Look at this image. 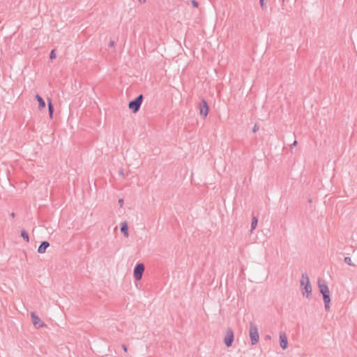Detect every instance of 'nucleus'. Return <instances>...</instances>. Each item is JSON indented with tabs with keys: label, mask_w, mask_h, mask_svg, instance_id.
<instances>
[{
	"label": "nucleus",
	"mask_w": 357,
	"mask_h": 357,
	"mask_svg": "<svg viewBox=\"0 0 357 357\" xmlns=\"http://www.w3.org/2000/svg\"><path fill=\"white\" fill-rule=\"evenodd\" d=\"M48 111L50 117L52 119L53 116L54 107L50 100L48 102Z\"/></svg>",
	"instance_id": "4468645a"
},
{
	"label": "nucleus",
	"mask_w": 357,
	"mask_h": 357,
	"mask_svg": "<svg viewBox=\"0 0 357 357\" xmlns=\"http://www.w3.org/2000/svg\"><path fill=\"white\" fill-rule=\"evenodd\" d=\"M192 4L193 7H195V8L198 7V2L195 0L192 1Z\"/></svg>",
	"instance_id": "6ab92c4d"
},
{
	"label": "nucleus",
	"mask_w": 357,
	"mask_h": 357,
	"mask_svg": "<svg viewBox=\"0 0 357 357\" xmlns=\"http://www.w3.org/2000/svg\"><path fill=\"white\" fill-rule=\"evenodd\" d=\"M50 246V243L47 241H43L41 243L38 248V252L40 254L45 253L46 249Z\"/></svg>",
	"instance_id": "9d476101"
},
{
	"label": "nucleus",
	"mask_w": 357,
	"mask_h": 357,
	"mask_svg": "<svg viewBox=\"0 0 357 357\" xmlns=\"http://www.w3.org/2000/svg\"><path fill=\"white\" fill-rule=\"evenodd\" d=\"M119 204L121 206H123V199H119Z\"/></svg>",
	"instance_id": "aec40b11"
},
{
	"label": "nucleus",
	"mask_w": 357,
	"mask_h": 357,
	"mask_svg": "<svg viewBox=\"0 0 357 357\" xmlns=\"http://www.w3.org/2000/svg\"><path fill=\"white\" fill-rule=\"evenodd\" d=\"M121 231L125 237H128V227L126 222H123L121 225Z\"/></svg>",
	"instance_id": "9b49d317"
},
{
	"label": "nucleus",
	"mask_w": 357,
	"mask_h": 357,
	"mask_svg": "<svg viewBox=\"0 0 357 357\" xmlns=\"http://www.w3.org/2000/svg\"><path fill=\"white\" fill-rule=\"evenodd\" d=\"M234 341V333L231 328H228L225 332V337L224 338V343L227 347H231Z\"/></svg>",
	"instance_id": "39448f33"
},
{
	"label": "nucleus",
	"mask_w": 357,
	"mask_h": 357,
	"mask_svg": "<svg viewBox=\"0 0 357 357\" xmlns=\"http://www.w3.org/2000/svg\"><path fill=\"white\" fill-rule=\"evenodd\" d=\"M11 215H12V217H14V216H15V213H13L11 214Z\"/></svg>",
	"instance_id": "bb28decb"
},
{
	"label": "nucleus",
	"mask_w": 357,
	"mask_h": 357,
	"mask_svg": "<svg viewBox=\"0 0 357 357\" xmlns=\"http://www.w3.org/2000/svg\"><path fill=\"white\" fill-rule=\"evenodd\" d=\"M31 317L33 324L36 328L43 327L45 325L34 312H31Z\"/></svg>",
	"instance_id": "0eeeda50"
},
{
	"label": "nucleus",
	"mask_w": 357,
	"mask_h": 357,
	"mask_svg": "<svg viewBox=\"0 0 357 357\" xmlns=\"http://www.w3.org/2000/svg\"><path fill=\"white\" fill-rule=\"evenodd\" d=\"M140 3H144L146 0H138Z\"/></svg>",
	"instance_id": "393cba45"
},
{
	"label": "nucleus",
	"mask_w": 357,
	"mask_h": 357,
	"mask_svg": "<svg viewBox=\"0 0 357 357\" xmlns=\"http://www.w3.org/2000/svg\"><path fill=\"white\" fill-rule=\"evenodd\" d=\"M114 41H110V43H109V46H110V47H113V46H114Z\"/></svg>",
	"instance_id": "b1692460"
},
{
	"label": "nucleus",
	"mask_w": 357,
	"mask_h": 357,
	"mask_svg": "<svg viewBox=\"0 0 357 357\" xmlns=\"http://www.w3.org/2000/svg\"><path fill=\"white\" fill-rule=\"evenodd\" d=\"M280 344L283 349H286L288 347L287 337L284 332L280 333Z\"/></svg>",
	"instance_id": "1a4fd4ad"
},
{
	"label": "nucleus",
	"mask_w": 357,
	"mask_h": 357,
	"mask_svg": "<svg viewBox=\"0 0 357 357\" xmlns=\"http://www.w3.org/2000/svg\"><path fill=\"white\" fill-rule=\"evenodd\" d=\"M301 285L303 287V295H306V297H310L312 294V287L310 282V278L306 273H303Z\"/></svg>",
	"instance_id": "f03ea898"
},
{
	"label": "nucleus",
	"mask_w": 357,
	"mask_h": 357,
	"mask_svg": "<svg viewBox=\"0 0 357 357\" xmlns=\"http://www.w3.org/2000/svg\"><path fill=\"white\" fill-rule=\"evenodd\" d=\"M199 113L204 118L208 115V107L205 100H202L199 105Z\"/></svg>",
	"instance_id": "6e6552de"
},
{
	"label": "nucleus",
	"mask_w": 357,
	"mask_h": 357,
	"mask_svg": "<svg viewBox=\"0 0 357 357\" xmlns=\"http://www.w3.org/2000/svg\"><path fill=\"white\" fill-rule=\"evenodd\" d=\"M144 271V266L143 264H138L134 269V278L136 280H140Z\"/></svg>",
	"instance_id": "423d86ee"
},
{
	"label": "nucleus",
	"mask_w": 357,
	"mask_h": 357,
	"mask_svg": "<svg viewBox=\"0 0 357 357\" xmlns=\"http://www.w3.org/2000/svg\"><path fill=\"white\" fill-rule=\"evenodd\" d=\"M318 287L323 296L325 309L328 310L330 308L331 298L330 291L326 281L324 280L319 279L318 280Z\"/></svg>",
	"instance_id": "f257e3e1"
},
{
	"label": "nucleus",
	"mask_w": 357,
	"mask_h": 357,
	"mask_svg": "<svg viewBox=\"0 0 357 357\" xmlns=\"http://www.w3.org/2000/svg\"><path fill=\"white\" fill-rule=\"evenodd\" d=\"M344 261H345V263H347V264H349L350 266H354V264L352 263V260H351V257H346L344 258Z\"/></svg>",
	"instance_id": "dca6fc26"
},
{
	"label": "nucleus",
	"mask_w": 357,
	"mask_h": 357,
	"mask_svg": "<svg viewBox=\"0 0 357 357\" xmlns=\"http://www.w3.org/2000/svg\"><path fill=\"white\" fill-rule=\"evenodd\" d=\"M257 223H258L257 218L256 217H253L252 219V222H251V229H250L251 232H252V231L256 228V227L257 226Z\"/></svg>",
	"instance_id": "ddd939ff"
},
{
	"label": "nucleus",
	"mask_w": 357,
	"mask_h": 357,
	"mask_svg": "<svg viewBox=\"0 0 357 357\" xmlns=\"http://www.w3.org/2000/svg\"><path fill=\"white\" fill-rule=\"evenodd\" d=\"M21 236L22 237L25 239L27 242L29 241V235L27 234V232L24 230H22V232H21Z\"/></svg>",
	"instance_id": "2eb2a0df"
},
{
	"label": "nucleus",
	"mask_w": 357,
	"mask_h": 357,
	"mask_svg": "<svg viewBox=\"0 0 357 357\" xmlns=\"http://www.w3.org/2000/svg\"><path fill=\"white\" fill-rule=\"evenodd\" d=\"M260 1V6L262 8H265L266 6V4H265V2H264V0H259Z\"/></svg>",
	"instance_id": "a211bd4d"
},
{
	"label": "nucleus",
	"mask_w": 357,
	"mask_h": 357,
	"mask_svg": "<svg viewBox=\"0 0 357 357\" xmlns=\"http://www.w3.org/2000/svg\"><path fill=\"white\" fill-rule=\"evenodd\" d=\"M121 347L125 352H126L128 351L127 347L125 344H122Z\"/></svg>",
	"instance_id": "4be33fe9"
},
{
	"label": "nucleus",
	"mask_w": 357,
	"mask_h": 357,
	"mask_svg": "<svg viewBox=\"0 0 357 357\" xmlns=\"http://www.w3.org/2000/svg\"><path fill=\"white\" fill-rule=\"evenodd\" d=\"M36 98L38 102V109H43L45 107V102L44 100L42 98L41 96H40L38 94L36 96Z\"/></svg>",
	"instance_id": "f8f14e48"
},
{
	"label": "nucleus",
	"mask_w": 357,
	"mask_h": 357,
	"mask_svg": "<svg viewBox=\"0 0 357 357\" xmlns=\"http://www.w3.org/2000/svg\"><path fill=\"white\" fill-rule=\"evenodd\" d=\"M143 96L141 94L137 96L134 100H132L128 104L129 109H132L133 112H137L142 103Z\"/></svg>",
	"instance_id": "20e7f679"
},
{
	"label": "nucleus",
	"mask_w": 357,
	"mask_h": 357,
	"mask_svg": "<svg viewBox=\"0 0 357 357\" xmlns=\"http://www.w3.org/2000/svg\"><path fill=\"white\" fill-rule=\"evenodd\" d=\"M259 130V127H257L256 125L254 126L253 129H252V132H255L256 131H257Z\"/></svg>",
	"instance_id": "412c9836"
},
{
	"label": "nucleus",
	"mask_w": 357,
	"mask_h": 357,
	"mask_svg": "<svg viewBox=\"0 0 357 357\" xmlns=\"http://www.w3.org/2000/svg\"><path fill=\"white\" fill-rule=\"evenodd\" d=\"M297 145V141L295 140L294 143L291 145V147L293 148Z\"/></svg>",
	"instance_id": "5701e85b"
},
{
	"label": "nucleus",
	"mask_w": 357,
	"mask_h": 357,
	"mask_svg": "<svg viewBox=\"0 0 357 357\" xmlns=\"http://www.w3.org/2000/svg\"><path fill=\"white\" fill-rule=\"evenodd\" d=\"M56 58V54H55V50H53L51 51L50 52V59H54Z\"/></svg>",
	"instance_id": "f3484780"
},
{
	"label": "nucleus",
	"mask_w": 357,
	"mask_h": 357,
	"mask_svg": "<svg viewBox=\"0 0 357 357\" xmlns=\"http://www.w3.org/2000/svg\"><path fill=\"white\" fill-rule=\"evenodd\" d=\"M120 175L123 176V171H121V172H120Z\"/></svg>",
	"instance_id": "a878e982"
},
{
	"label": "nucleus",
	"mask_w": 357,
	"mask_h": 357,
	"mask_svg": "<svg viewBox=\"0 0 357 357\" xmlns=\"http://www.w3.org/2000/svg\"><path fill=\"white\" fill-rule=\"evenodd\" d=\"M249 336L252 345L258 343L259 340L258 327L252 322L250 323Z\"/></svg>",
	"instance_id": "7ed1b4c3"
}]
</instances>
